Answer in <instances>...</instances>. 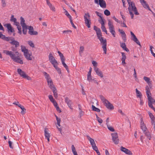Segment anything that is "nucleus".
Masks as SVG:
<instances>
[{
  "instance_id": "obj_34",
  "label": "nucleus",
  "mask_w": 155,
  "mask_h": 155,
  "mask_svg": "<svg viewBox=\"0 0 155 155\" xmlns=\"http://www.w3.org/2000/svg\"><path fill=\"white\" fill-rule=\"evenodd\" d=\"M148 114L151 119V122H153L155 121V118L153 114L150 112H149Z\"/></svg>"
},
{
  "instance_id": "obj_58",
  "label": "nucleus",
  "mask_w": 155,
  "mask_h": 155,
  "mask_svg": "<svg viewBox=\"0 0 155 155\" xmlns=\"http://www.w3.org/2000/svg\"><path fill=\"white\" fill-rule=\"evenodd\" d=\"M48 97L49 99V100H50L51 102H53V101H55L53 96L51 95H49L48 96Z\"/></svg>"
},
{
  "instance_id": "obj_11",
  "label": "nucleus",
  "mask_w": 155,
  "mask_h": 155,
  "mask_svg": "<svg viewBox=\"0 0 155 155\" xmlns=\"http://www.w3.org/2000/svg\"><path fill=\"white\" fill-rule=\"evenodd\" d=\"M9 41H10V43L12 45H15V47H18L19 46V43L18 41L15 40L14 38L12 37H10Z\"/></svg>"
},
{
  "instance_id": "obj_8",
  "label": "nucleus",
  "mask_w": 155,
  "mask_h": 155,
  "mask_svg": "<svg viewBox=\"0 0 155 155\" xmlns=\"http://www.w3.org/2000/svg\"><path fill=\"white\" fill-rule=\"evenodd\" d=\"M146 93L148 100V103L151 102H155V100L151 96V93L149 88H146Z\"/></svg>"
},
{
  "instance_id": "obj_42",
  "label": "nucleus",
  "mask_w": 155,
  "mask_h": 155,
  "mask_svg": "<svg viewBox=\"0 0 155 155\" xmlns=\"http://www.w3.org/2000/svg\"><path fill=\"white\" fill-rule=\"evenodd\" d=\"M47 130H48V129L47 128H45V130H44L45 135V137L46 138L50 137V135L49 134L47 131Z\"/></svg>"
},
{
  "instance_id": "obj_53",
  "label": "nucleus",
  "mask_w": 155,
  "mask_h": 155,
  "mask_svg": "<svg viewBox=\"0 0 155 155\" xmlns=\"http://www.w3.org/2000/svg\"><path fill=\"white\" fill-rule=\"evenodd\" d=\"M10 20L11 21L14 22L16 21H17V19L15 18L14 17V16L12 15L11 16Z\"/></svg>"
},
{
  "instance_id": "obj_10",
  "label": "nucleus",
  "mask_w": 155,
  "mask_h": 155,
  "mask_svg": "<svg viewBox=\"0 0 155 155\" xmlns=\"http://www.w3.org/2000/svg\"><path fill=\"white\" fill-rule=\"evenodd\" d=\"M49 60L53 66L55 64L58 65V63L53 56L52 54L50 53L48 56Z\"/></svg>"
},
{
  "instance_id": "obj_18",
  "label": "nucleus",
  "mask_w": 155,
  "mask_h": 155,
  "mask_svg": "<svg viewBox=\"0 0 155 155\" xmlns=\"http://www.w3.org/2000/svg\"><path fill=\"white\" fill-rule=\"evenodd\" d=\"M105 105L108 109L111 110L114 109V107L113 105L110 104V103L108 101V102H106L104 104Z\"/></svg>"
},
{
  "instance_id": "obj_60",
  "label": "nucleus",
  "mask_w": 155,
  "mask_h": 155,
  "mask_svg": "<svg viewBox=\"0 0 155 155\" xmlns=\"http://www.w3.org/2000/svg\"><path fill=\"white\" fill-rule=\"evenodd\" d=\"M92 64H93V65L94 66V68H95V67H97V63L96 61H93L92 62Z\"/></svg>"
},
{
  "instance_id": "obj_19",
  "label": "nucleus",
  "mask_w": 155,
  "mask_h": 155,
  "mask_svg": "<svg viewBox=\"0 0 155 155\" xmlns=\"http://www.w3.org/2000/svg\"><path fill=\"white\" fill-rule=\"evenodd\" d=\"M65 102L68 105L69 107L71 109H72L73 108L71 107V104H72V102L70 100L68 97H66L65 98Z\"/></svg>"
},
{
  "instance_id": "obj_49",
  "label": "nucleus",
  "mask_w": 155,
  "mask_h": 155,
  "mask_svg": "<svg viewBox=\"0 0 155 155\" xmlns=\"http://www.w3.org/2000/svg\"><path fill=\"white\" fill-rule=\"evenodd\" d=\"M1 1L2 5L3 7H5L6 6V3L5 0H1Z\"/></svg>"
},
{
  "instance_id": "obj_33",
  "label": "nucleus",
  "mask_w": 155,
  "mask_h": 155,
  "mask_svg": "<svg viewBox=\"0 0 155 155\" xmlns=\"http://www.w3.org/2000/svg\"><path fill=\"white\" fill-rule=\"evenodd\" d=\"M99 97L102 102L104 104L106 102H108V100H106L104 97L102 95H100Z\"/></svg>"
},
{
  "instance_id": "obj_15",
  "label": "nucleus",
  "mask_w": 155,
  "mask_h": 155,
  "mask_svg": "<svg viewBox=\"0 0 155 155\" xmlns=\"http://www.w3.org/2000/svg\"><path fill=\"white\" fill-rule=\"evenodd\" d=\"M140 3L146 9H147L148 10L150 11H152L151 9L150 8V7L148 4L144 0H139Z\"/></svg>"
},
{
  "instance_id": "obj_36",
  "label": "nucleus",
  "mask_w": 155,
  "mask_h": 155,
  "mask_svg": "<svg viewBox=\"0 0 155 155\" xmlns=\"http://www.w3.org/2000/svg\"><path fill=\"white\" fill-rule=\"evenodd\" d=\"M28 26H24V27H22V31L23 33L25 35L26 34L27 32V29L28 28Z\"/></svg>"
},
{
  "instance_id": "obj_25",
  "label": "nucleus",
  "mask_w": 155,
  "mask_h": 155,
  "mask_svg": "<svg viewBox=\"0 0 155 155\" xmlns=\"http://www.w3.org/2000/svg\"><path fill=\"white\" fill-rule=\"evenodd\" d=\"M24 55L27 60H32V56L31 54H30L28 52L27 54H25Z\"/></svg>"
},
{
  "instance_id": "obj_7",
  "label": "nucleus",
  "mask_w": 155,
  "mask_h": 155,
  "mask_svg": "<svg viewBox=\"0 0 155 155\" xmlns=\"http://www.w3.org/2000/svg\"><path fill=\"white\" fill-rule=\"evenodd\" d=\"M17 72L20 76L22 77L23 78H26L28 80H31V78L27 75L21 69H17Z\"/></svg>"
},
{
  "instance_id": "obj_41",
  "label": "nucleus",
  "mask_w": 155,
  "mask_h": 155,
  "mask_svg": "<svg viewBox=\"0 0 155 155\" xmlns=\"http://www.w3.org/2000/svg\"><path fill=\"white\" fill-rule=\"evenodd\" d=\"M65 61H61L62 62V64H63L64 67L65 68V69L67 70V71L68 72H69V70L68 69V66L65 63V62H64Z\"/></svg>"
},
{
  "instance_id": "obj_13",
  "label": "nucleus",
  "mask_w": 155,
  "mask_h": 155,
  "mask_svg": "<svg viewBox=\"0 0 155 155\" xmlns=\"http://www.w3.org/2000/svg\"><path fill=\"white\" fill-rule=\"evenodd\" d=\"M4 26L7 28L8 33H13L15 31L14 28L12 27L10 24H5L4 25Z\"/></svg>"
},
{
  "instance_id": "obj_39",
  "label": "nucleus",
  "mask_w": 155,
  "mask_h": 155,
  "mask_svg": "<svg viewBox=\"0 0 155 155\" xmlns=\"http://www.w3.org/2000/svg\"><path fill=\"white\" fill-rule=\"evenodd\" d=\"M92 108L93 110L96 111L97 112H99L101 111L99 109L96 107L94 105H92Z\"/></svg>"
},
{
  "instance_id": "obj_4",
  "label": "nucleus",
  "mask_w": 155,
  "mask_h": 155,
  "mask_svg": "<svg viewBox=\"0 0 155 155\" xmlns=\"http://www.w3.org/2000/svg\"><path fill=\"white\" fill-rule=\"evenodd\" d=\"M84 18L86 25L88 28H90L91 22V20L90 19V15L88 13L85 14V15L84 16Z\"/></svg>"
},
{
  "instance_id": "obj_5",
  "label": "nucleus",
  "mask_w": 155,
  "mask_h": 155,
  "mask_svg": "<svg viewBox=\"0 0 155 155\" xmlns=\"http://www.w3.org/2000/svg\"><path fill=\"white\" fill-rule=\"evenodd\" d=\"M43 74L45 77V78L46 79L48 84L49 87H54V85L53 84V82L49 75L46 72H44Z\"/></svg>"
},
{
  "instance_id": "obj_1",
  "label": "nucleus",
  "mask_w": 155,
  "mask_h": 155,
  "mask_svg": "<svg viewBox=\"0 0 155 155\" xmlns=\"http://www.w3.org/2000/svg\"><path fill=\"white\" fill-rule=\"evenodd\" d=\"M127 1L129 4L128 10L129 14L131 16V18L133 19L134 17V14L132 12V11L134 12V14L136 15H139V13L137 11L135 3L133 2H131L130 0H127Z\"/></svg>"
},
{
  "instance_id": "obj_54",
  "label": "nucleus",
  "mask_w": 155,
  "mask_h": 155,
  "mask_svg": "<svg viewBox=\"0 0 155 155\" xmlns=\"http://www.w3.org/2000/svg\"><path fill=\"white\" fill-rule=\"evenodd\" d=\"M107 128L111 131L114 132V130L113 127L111 126H109L108 125H107Z\"/></svg>"
},
{
  "instance_id": "obj_6",
  "label": "nucleus",
  "mask_w": 155,
  "mask_h": 155,
  "mask_svg": "<svg viewBox=\"0 0 155 155\" xmlns=\"http://www.w3.org/2000/svg\"><path fill=\"white\" fill-rule=\"evenodd\" d=\"M108 25L109 26V28L110 30V32L114 37L115 36V31L114 30V28L113 23L110 20H108Z\"/></svg>"
},
{
  "instance_id": "obj_16",
  "label": "nucleus",
  "mask_w": 155,
  "mask_h": 155,
  "mask_svg": "<svg viewBox=\"0 0 155 155\" xmlns=\"http://www.w3.org/2000/svg\"><path fill=\"white\" fill-rule=\"evenodd\" d=\"M47 4L49 7L50 9L54 12L55 11V9L54 7L50 2L49 0H46Z\"/></svg>"
},
{
  "instance_id": "obj_28",
  "label": "nucleus",
  "mask_w": 155,
  "mask_h": 155,
  "mask_svg": "<svg viewBox=\"0 0 155 155\" xmlns=\"http://www.w3.org/2000/svg\"><path fill=\"white\" fill-rule=\"evenodd\" d=\"M20 24L22 27L27 26L25 23V20L22 17H20Z\"/></svg>"
},
{
  "instance_id": "obj_63",
  "label": "nucleus",
  "mask_w": 155,
  "mask_h": 155,
  "mask_svg": "<svg viewBox=\"0 0 155 155\" xmlns=\"http://www.w3.org/2000/svg\"><path fill=\"white\" fill-rule=\"evenodd\" d=\"M80 112H79V115L80 117H81L82 116L84 115V112L81 110H80Z\"/></svg>"
},
{
  "instance_id": "obj_57",
  "label": "nucleus",
  "mask_w": 155,
  "mask_h": 155,
  "mask_svg": "<svg viewBox=\"0 0 155 155\" xmlns=\"http://www.w3.org/2000/svg\"><path fill=\"white\" fill-rule=\"evenodd\" d=\"M100 18L101 20H99V22L101 24V26L104 25V21L103 20L102 17Z\"/></svg>"
},
{
  "instance_id": "obj_43",
  "label": "nucleus",
  "mask_w": 155,
  "mask_h": 155,
  "mask_svg": "<svg viewBox=\"0 0 155 155\" xmlns=\"http://www.w3.org/2000/svg\"><path fill=\"white\" fill-rule=\"evenodd\" d=\"M143 79L148 84H151L150 79L149 78L145 76L143 77Z\"/></svg>"
},
{
  "instance_id": "obj_44",
  "label": "nucleus",
  "mask_w": 155,
  "mask_h": 155,
  "mask_svg": "<svg viewBox=\"0 0 155 155\" xmlns=\"http://www.w3.org/2000/svg\"><path fill=\"white\" fill-rule=\"evenodd\" d=\"M54 67L55 68V69L58 72V73L60 74L61 73V71L60 68L58 67L57 65L55 64L53 65Z\"/></svg>"
},
{
  "instance_id": "obj_32",
  "label": "nucleus",
  "mask_w": 155,
  "mask_h": 155,
  "mask_svg": "<svg viewBox=\"0 0 155 155\" xmlns=\"http://www.w3.org/2000/svg\"><path fill=\"white\" fill-rule=\"evenodd\" d=\"M144 133L145 134L146 136L147 137V138H148L149 140H150L151 139V137L150 132L149 131H147V132L145 131Z\"/></svg>"
},
{
  "instance_id": "obj_21",
  "label": "nucleus",
  "mask_w": 155,
  "mask_h": 155,
  "mask_svg": "<svg viewBox=\"0 0 155 155\" xmlns=\"http://www.w3.org/2000/svg\"><path fill=\"white\" fill-rule=\"evenodd\" d=\"M94 29L96 31L97 36L102 35L101 30L100 28H97L95 26H94Z\"/></svg>"
},
{
  "instance_id": "obj_9",
  "label": "nucleus",
  "mask_w": 155,
  "mask_h": 155,
  "mask_svg": "<svg viewBox=\"0 0 155 155\" xmlns=\"http://www.w3.org/2000/svg\"><path fill=\"white\" fill-rule=\"evenodd\" d=\"M112 139L113 142L115 144H117L119 142L118 134L117 133H112L111 134Z\"/></svg>"
},
{
  "instance_id": "obj_45",
  "label": "nucleus",
  "mask_w": 155,
  "mask_h": 155,
  "mask_svg": "<svg viewBox=\"0 0 155 155\" xmlns=\"http://www.w3.org/2000/svg\"><path fill=\"white\" fill-rule=\"evenodd\" d=\"M65 10L64 13H65V15L68 17V18L70 19H72V17L71 15L69 14L67 11L65 9H64Z\"/></svg>"
},
{
  "instance_id": "obj_20",
  "label": "nucleus",
  "mask_w": 155,
  "mask_h": 155,
  "mask_svg": "<svg viewBox=\"0 0 155 155\" xmlns=\"http://www.w3.org/2000/svg\"><path fill=\"white\" fill-rule=\"evenodd\" d=\"M120 150L127 154H128L131 152V151L130 150L128 149H127L122 146H121L120 147Z\"/></svg>"
},
{
  "instance_id": "obj_27",
  "label": "nucleus",
  "mask_w": 155,
  "mask_h": 155,
  "mask_svg": "<svg viewBox=\"0 0 155 155\" xmlns=\"http://www.w3.org/2000/svg\"><path fill=\"white\" fill-rule=\"evenodd\" d=\"M140 127L143 132H144L146 131L147 128L143 121V122L142 121L141 122L140 124Z\"/></svg>"
},
{
  "instance_id": "obj_38",
  "label": "nucleus",
  "mask_w": 155,
  "mask_h": 155,
  "mask_svg": "<svg viewBox=\"0 0 155 155\" xmlns=\"http://www.w3.org/2000/svg\"><path fill=\"white\" fill-rule=\"evenodd\" d=\"M84 51V47L83 46H81L80 47L79 53L81 56H82V54Z\"/></svg>"
},
{
  "instance_id": "obj_37",
  "label": "nucleus",
  "mask_w": 155,
  "mask_h": 155,
  "mask_svg": "<svg viewBox=\"0 0 155 155\" xmlns=\"http://www.w3.org/2000/svg\"><path fill=\"white\" fill-rule=\"evenodd\" d=\"M21 47V51L24 53V54H27V53L28 52V50L25 48V47Z\"/></svg>"
},
{
  "instance_id": "obj_56",
  "label": "nucleus",
  "mask_w": 155,
  "mask_h": 155,
  "mask_svg": "<svg viewBox=\"0 0 155 155\" xmlns=\"http://www.w3.org/2000/svg\"><path fill=\"white\" fill-rule=\"evenodd\" d=\"M28 44L32 48L35 47L34 44L32 41H28Z\"/></svg>"
},
{
  "instance_id": "obj_23",
  "label": "nucleus",
  "mask_w": 155,
  "mask_h": 155,
  "mask_svg": "<svg viewBox=\"0 0 155 155\" xmlns=\"http://www.w3.org/2000/svg\"><path fill=\"white\" fill-rule=\"evenodd\" d=\"M122 58H121L122 63L123 64H125V60L126 59V56L125 55V53L124 52H121Z\"/></svg>"
},
{
  "instance_id": "obj_29",
  "label": "nucleus",
  "mask_w": 155,
  "mask_h": 155,
  "mask_svg": "<svg viewBox=\"0 0 155 155\" xmlns=\"http://www.w3.org/2000/svg\"><path fill=\"white\" fill-rule=\"evenodd\" d=\"M0 38L6 41H9L10 37H6L5 35H3L2 33L0 34Z\"/></svg>"
},
{
  "instance_id": "obj_30",
  "label": "nucleus",
  "mask_w": 155,
  "mask_h": 155,
  "mask_svg": "<svg viewBox=\"0 0 155 155\" xmlns=\"http://www.w3.org/2000/svg\"><path fill=\"white\" fill-rule=\"evenodd\" d=\"M53 92L54 93V97L55 98H57L58 97L57 91L56 88H53L52 90Z\"/></svg>"
},
{
  "instance_id": "obj_61",
  "label": "nucleus",
  "mask_w": 155,
  "mask_h": 155,
  "mask_svg": "<svg viewBox=\"0 0 155 155\" xmlns=\"http://www.w3.org/2000/svg\"><path fill=\"white\" fill-rule=\"evenodd\" d=\"M92 148L95 151L98 150V149L97 147L96 146V144L94 145V146H92Z\"/></svg>"
},
{
  "instance_id": "obj_46",
  "label": "nucleus",
  "mask_w": 155,
  "mask_h": 155,
  "mask_svg": "<svg viewBox=\"0 0 155 155\" xmlns=\"http://www.w3.org/2000/svg\"><path fill=\"white\" fill-rule=\"evenodd\" d=\"M20 108L21 109V114L22 115L25 114L26 112V109L23 106Z\"/></svg>"
},
{
  "instance_id": "obj_59",
  "label": "nucleus",
  "mask_w": 155,
  "mask_h": 155,
  "mask_svg": "<svg viewBox=\"0 0 155 155\" xmlns=\"http://www.w3.org/2000/svg\"><path fill=\"white\" fill-rule=\"evenodd\" d=\"M13 104L16 105L18 106L19 107L21 108L22 106L18 102H15L13 103Z\"/></svg>"
},
{
  "instance_id": "obj_2",
  "label": "nucleus",
  "mask_w": 155,
  "mask_h": 155,
  "mask_svg": "<svg viewBox=\"0 0 155 155\" xmlns=\"http://www.w3.org/2000/svg\"><path fill=\"white\" fill-rule=\"evenodd\" d=\"M4 52L7 55H9L12 59L15 62L19 63L20 64H23V62L22 60L19 58V56H16L15 54L13 53L11 51L5 50L4 51Z\"/></svg>"
},
{
  "instance_id": "obj_55",
  "label": "nucleus",
  "mask_w": 155,
  "mask_h": 155,
  "mask_svg": "<svg viewBox=\"0 0 155 155\" xmlns=\"http://www.w3.org/2000/svg\"><path fill=\"white\" fill-rule=\"evenodd\" d=\"M153 47L152 46H150V50L151 52V54H152V55L154 57H155V54L153 52V51L152 50V48Z\"/></svg>"
},
{
  "instance_id": "obj_48",
  "label": "nucleus",
  "mask_w": 155,
  "mask_h": 155,
  "mask_svg": "<svg viewBox=\"0 0 155 155\" xmlns=\"http://www.w3.org/2000/svg\"><path fill=\"white\" fill-rule=\"evenodd\" d=\"M55 117L57 121V124L58 126H60L61 119L58 118V117L56 115H55Z\"/></svg>"
},
{
  "instance_id": "obj_3",
  "label": "nucleus",
  "mask_w": 155,
  "mask_h": 155,
  "mask_svg": "<svg viewBox=\"0 0 155 155\" xmlns=\"http://www.w3.org/2000/svg\"><path fill=\"white\" fill-rule=\"evenodd\" d=\"M98 38L100 40L101 44H102V48L103 49L104 53L105 54H106L107 49V41L106 39H104L102 35L97 36Z\"/></svg>"
},
{
  "instance_id": "obj_40",
  "label": "nucleus",
  "mask_w": 155,
  "mask_h": 155,
  "mask_svg": "<svg viewBox=\"0 0 155 155\" xmlns=\"http://www.w3.org/2000/svg\"><path fill=\"white\" fill-rule=\"evenodd\" d=\"M155 102H151L148 103V104L149 107L152 109L155 112V108L153 106V104H154Z\"/></svg>"
},
{
  "instance_id": "obj_26",
  "label": "nucleus",
  "mask_w": 155,
  "mask_h": 155,
  "mask_svg": "<svg viewBox=\"0 0 155 155\" xmlns=\"http://www.w3.org/2000/svg\"><path fill=\"white\" fill-rule=\"evenodd\" d=\"M99 4L101 7L102 8H105L106 7V3L103 0H99Z\"/></svg>"
},
{
  "instance_id": "obj_14",
  "label": "nucleus",
  "mask_w": 155,
  "mask_h": 155,
  "mask_svg": "<svg viewBox=\"0 0 155 155\" xmlns=\"http://www.w3.org/2000/svg\"><path fill=\"white\" fill-rule=\"evenodd\" d=\"M94 70L100 78H102L103 77V73L102 71L97 67L94 68Z\"/></svg>"
},
{
  "instance_id": "obj_62",
  "label": "nucleus",
  "mask_w": 155,
  "mask_h": 155,
  "mask_svg": "<svg viewBox=\"0 0 155 155\" xmlns=\"http://www.w3.org/2000/svg\"><path fill=\"white\" fill-rule=\"evenodd\" d=\"M95 13L98 16L100 17V18H102V14L101 13H100L97 11L95 12Z\"/></svg>"
},
{
  "instance_id": "obj_17",
  "label": "nucleus",
  "mask_w": 155,
  "mask_h": 155,
  "mask_svg": "<svg viewBox=\"0 0 155 155\" xmlns=\"http://www.w3.org/2000/svg\"><path fill=\"white\" fill-rule=\"evenodd\" d=\"M130 34L133 37V40L137 44L140 45V46H141L140 43L139 41H138L135 35H134V34L132 32L130 31Z\"/></svg>"
},
{
  "instance_id": "obj_22",
  "label": "nucleus",
  "mask_w": 155,
  "mask_h": 155,
  "mask_svg": "<svg viewBox=\"0 0 155 155\" xmlns=\"http://www.w3.org/2000/svg\"><path fill=\"white\" fill-rule=\"evenodd\" d=\"M120 47L124 50L127 52L129 51V49L126 47V45L124 43L120 42Z\"/></svg>"
},
{
  "instance_id": "obj_51",
  "label": "nucleus",
  "mask_w": 155,
  "mask_h": 155,
  "mask_svg": "<svg viewBox=\"0 0 155 155\" xmlns=\"http://www.w3.org/2000/svg\"><path fill=\"white\" fill-rule=\"evenodd\" d=\"M104 14L107 16H109L110 15V12L108 10H105L104 12Z\"/></svg>"
},
{
  "instance_id": "obj_31",
  "label": "nucleus",
  "mask_w": 155,
  "mask_h": 155,
  "mask_svg": "<svg viewBox=\"0 0 155 155\" xmlns=\"http://www.w3.org/2000/svg\"><path fill=\"white\" fill-rule=\"evenodd\" d=\"M136 92L137 97L141 98L142 97V94L137 89H136Z\"/></svg>"
},
{
  "instance_id": "obj_52",
  "label": "nucleus",
  "mask_w": 155,
  "mask_h": 155,
  "mask_svg": "<svg viewBox=\"0 0 155 155\" xmlns=\"http://www.w3.org/2000/svg\"><path fill=\"white\" fill-rule=\"evenodd\" d=\"M17 28L18 30V33H19L20 35H21L22 33V32L21 28V26L20 25L19 26H18L17 27Z\"/></svg>"
},
{
  "instance_id": "obj_24",
  "label": "nucleus",
  "mask_w": 155,
  "mask_h": 155,
  "mask_svg": "<svg viewBox=\"0 0 155 155\" xmlns=\"http://www.w3.org/2000/svg\"><path fill=\"white\" fill-rule=\"evenodd\" d=\"M87 139L90 141V142L91 143V145H92V146L96 144L95 143L94 140L93 139L91 138V137H90L88 135L87 136Z\"/></svg>"
},
{
  "instance_id": "obj_64",
  "label": "nucleus",
  "mask_w": 155,
  "mask_h": 155,
  "mask_svg": "<svg viewBox=\"0 0 155 155\" xmlns=\"http://www.w3.org/2000/svg\"><path fill=\"white\" fill-rule=\"evenodd\" d=\"M118 31L120 32V33L122 34V35H124L125 34L124 31H123L122 30H120V29H118Z\"/></svg>"
},
{
  "instance_id": "obj_50",
  "label": "nucleus",
  "mask_w": 155,
  "mask_h": 155,
  "mask_svg": "<svg viewBox=\"0 0 155 155\" xmlns=\"http://www.w3.org/2000/svg\"><path fill=\"white\" fill-rule=\"evenodd\" d=\"M101 28L103 31L105 32L106 34H107V31L104 25L101 26Z\"/></svg>"
},
{
  "instance_id": "obj_47",
  "label": "nucleus",
  "mask_w": 155,
  "mask_h": 155,
  "mask_svg": "<svg viewBox=\"0 0 155 155\" xmlns=\"http://www.w3.org/2000/svg\"><path fill=\"white\" fill-rule=\"evenodd\" d=\"M95 115H96L97 120L98 122L100 124H101L103 122V120L102 119L99 117L97 114H96Z\"/></svg>"
},
{
  "instance_id": "obj_12",
  "label": "nucleus",
  "mask_w": 155,
  "mask_h": 155,
  "mask_svg": "<svg viewBox=\"0 0 155 155\" xmlns=\"http://www.w3.org/2000/svg\"><path fill=\"white\" fill-rule=\"evenodd\" d=\"M28 29L29 30L28 33L30 35H36L38 34V32L37 31H34L33 28L32 26H28Z\"/></svg>"
},
{
  "instance_id": "obj_35",
  "label": "nucleus",
  "mask_w": 155,
  "mask_h": 155,
  "mask_svg": "<svg viewBox=\"0 0 155 155\" xmlns=\"http://www.w3.org/2000/svg\"><path fill=\"white\" fill-rule=\"evenodd\" d=\"M58 52L60 56L61 61H65V59L63 54L59 51H58Z\"/></svg>"
}]
</instances>
